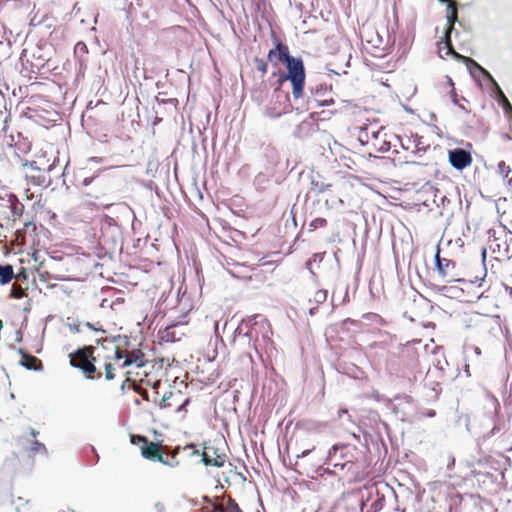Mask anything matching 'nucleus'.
I'll list each match as a JSON object with an SVG mask.
<instances>
[{"mask_svg":"<svg viewBox=\"0 0 512 512\" xmlns=\"http://www.w3.org/2000/svg\"><path fill=\"white\" fill-rule=\"evenodd\" d=\"M287 73L283 71L278 72V86L281 87L284 82L290 81L292 85V95L295 99L303 95L305 86V67L301 57H292L285 63Z\"/></svg>","mask_w":512,"mask_h":512,"instance_id":"f257e3e1","label":"nucleus"},{"mask_svg":"<svg viewBox=\"0 0 512 512\" xmlns=\"http://www.w3.org/2000/svg\"><path fill=\"white\" fill-rule=\"evenodd\" d=\"M96 348L92 345H85L69 354L70 365L79 369L88 379L98 380L102 373L97 371L94 352Z\"/></svg>","mask_w":512,"mask_h":512,"instance_id":"f03ea898","label":"nucleus"},{"mask_svg":"<svg viewBox=\"0 0 512 512\" xmlns=\"http://www.w3.org/2000/svg\"><path fill=\"white\" fill-rule=\"evenodd\" d=\"M445 54L453 57L459 62L464 63L467 66V69L473 79L478 81L480 75L483 76L488 82L494 79L492 74L487 69L482 67L476 60L456 52L453 46L449 47V42L446 43Z\"/></svg>","mask_w":512,"mask_h":512,"instance_id":"7ed1b4c3","label":"nucleus"},{"mask_svg":"<svg viewBox=\"0 0 512 512\" xmlns=\"http://www.w3.org/2000/svg\"><path fill=\"white\" fill-rule=\"evenodd\" d=\"M289 103V94L277 86L272 94L271 102L265 110V115L272 119L279 118L289 111Z\"/></svg>","mask_w":512,"mask_h":512,"instance_id":"20e7f679","label":"nucleus"},{"mask_svg":"<svg viewBox=\"0 0 512 512\" xmlns=\"http://www.w3.org/2000/svg\"><path fill=\"white\" fill-rule=\"evenodd\" d=\"M432 366L428 368L429 378L445 377L446 368L449 363L445 357L442 347H435L433 350Z\"/></svg>","mask_w":512,"mask_h":512,"instance_id":"39448f33","label":"nucleus"},{"mask_svg":"<svg viewBox=\"0 0 512 512\" xmlns=\"http://www.w3.org/2000/svg\"><path fill=\"white\" fill-rule=\"evenodd\" d=\"M448 159L451 166L459 171L469 166L472 162L470 152L463 148H454L449 150Z\"/></svg>","mask_w":512,"mask_h":512,"instance_id":"423d86ee","label":"nucleus"},{"mask_svg":"<svg viewBox=\"0 0 512 512\" xmlns=\"http://www.w3.org/2000/svg\"><path fill=\"white\" fill-rule=\"evenodd\" d=\"M274 44L275 47L268 52L267 58L276 67L279 63H287L293 56L290 54L286 44L279 40H275Z\"/></svg>","mask_w":512,"mask_h":512,"instance_id":"0eeeda50","label":"nucleus"},{"mask_svg":"<svg viewBox=\"0 0 512 512\" xmlns=\"http://www.w3.org/2000/svg\"><path fill=\"white\" fill-rule=\"evenodd\" d=\"M141 455L153 462H160L162 464H169V460L163 456L159 443L150 442L148 439L144 445H141Z\"/></svg>","mask_w":512,"mask_h":512,"instance_id":"6e6552de","label":"nucleus"},{"mask_svg":"<svg viewBox=\"0 0 512 512\" xmlns=\"http://www.w3.org/2000/svg\"><path fill=\"white\" fill-rule=\"evenodd\" d=\"M448 14L446 16L447 18V25L444 32V37L442 38V41L439 43V53H441L442 49L446 50V43L449 42V47L452 46L451 41V34L454 31V25L458 21V12H457V3L455 2L454 9H447ZM441 58H444L442 54H440Z\"/></svg>","mask_w":512,"mask_h":512,"instance_id":"1a4fd4ad","label":"nucleus"},{"mask_svg":"<svg viewBox=\"0 0 512 512\" xmlns=\"http://www.w3.org/2000/svg\"><path fill=\"white\" fill-rule=\"evenodd\" d=\"M225 458L226 456L219 454L215 447H205V450L201 453V462L205 466L223 467Z\"/></svg>","mask_w":512,"mask_h":512,"instance_id":"9d476101","label":"nucleus"},{"mask_svg":"<svg viewBox=\"0 0 512 512\" xmlns=\"http://www.w3.org/2000/svg\"><path fill=\"white\" fill-rule=\"evenodd\" d=\"M491 87V92L498 102V104L503 108L504 113L507 115L509 113H512V104L504 94L503 90L501 89L498 82L495 80V78L489 82Z\"/></svg>","mask_w":512,"mask_h":512,"instance_id":"9b49d317","label":"nucleus"},{"mask_svg":"<svg viewBox=\"0 0 512 512\" xmlns=\"http://www.w3.org/2000/svg\"><path fill=\"white\" fill-rule=\"evenodd\" d=\"M434 258H435V266H436L438 276L441 277L443 280L446 277L451 276L450 270L455 268V265H456L455 262L450 259L440 257V249L439 248L437 249Z\"/></svg>","mask_w":512,"mask_h":512,"instance_id":"f8f14e48","label":"nucleus"},{"mask_svg":"<svg viewBox=\"0 0 512 512\" xmlns=\"http://www.w3.org/2000/svg\"><path fill=\"white\" fill-rule=\"evenodd\" d=\"M19 354L22 355L20 364L27 370L39 371L42 369V362L33 355H28L23 349L18 350Z\"/></svg>","mask_w":512,"mask_h":512,"instance_id":"ddd939ff","label":"nucleus"},{"mask_svg":"<svg viewBox=\"0 0 512 512\" xmlns=\"http://www.w3.org/2000/svg\"><path fill=\"white\" fill-rule=\"evenodd\" d=\"M258 319H261L262 322H266L267 320L260 314H255L252 316H247L242 319L241 323L237 326L235 330L236 335H241L243 330L245 329H255L254 326L258 324Z\"/></svg>","mask_w":512,"mask_h":512,"instance_id":"4468645a","label":"nucleus"},{"mask_svg":"<svg viewBox=\"0 0 512 512\" xmlns=\"http://www.w3.org/2000/svg\"><path fill=\"white\" fill-rule=\"evenodd\" d=\"M444 380V377H431L429 378V370L426 373L425 379H424V385L425 387L429 388L433 395H431L432 398H436L440 391V384L441 381Z\"/></svg>","mask_w":512,"mask_h":512,"instance_id":"2eb2a0df","label":"nucleus"},{"mask_svg":"<svg viewBox=\"0 0 512 512\" xmlns=\"http://www.w3.org/2000/svg\"><path fill=\"white\" fill-rule=\"evenodd\" d=\"M433 289L440 293L441 295L450 297V298H456L459 297L463 290L457 286H448V285H435Z\"/></svg>","mask_w":512,"mask_h":512,"instance_id":"dca6fc26","label":"nucleus"},{"mask_svg":"<svg viewBox=\"0 0 512 512\" xmlns=\"http://www.w3.org/2000/svg\"><path fill=\"white\" fill-rule=\"evenodd\" d=\"M349 287L347 284H338L332 293V303H334L336 300H341L340 302L347 303L349 302V294H348Z\"/></svg>","mask_w":512,"mask_h":512,"instance_id":"f3484780","label":"nucleus"},{"mask_svg":"<svg viewBox=\"0 0 512 512\" xmlns=\"http://www.w3.org/2000/svg\"><path fill=\"white\" fill-rule=\"evenodd\" d=\"M310 184V190L314 192L316 195L324 193L327 189H329L332 186V184L322 181L321 176L319 174H317L316 176H311Z\"/></svg>","mask_w":512,"mask_h":512,"instance_id":"a211bd4d","label":"nucleus"},{"mask_svg":"<svg viewBox=\"0 0 512 512\" xmlns=\"http://www.w3.org/2000/svg\"><path fill=\"white\" fill-rule=\"evenodd\" d=\"M181 396H182L181 391H176V392L168 391V392L164 393L163 397L161 398V400L159 402V408L165 409V408L173 406V403H169V400H173L174 402H179Z\"/></svg>","mask_w":512,"mask_h":512,"instance_id":"6ab92c4d","label":"nucleus"},{"mask_svg":"<svg viewBox=\"0 0 512 512\" xmlns=\"http://www.w3.org/2000/svg\"><path fill=\"white\" fill-rule=\"evenodd\" d=\"M15 277L13 266L10 264L0 265V284L6 285Z\"/></svg>","mask_w":512,"mask_h":512,"instance_id":"aec40b11","label":"nucleus"},{"mask_svg":"<svg viewBox=\"0 0 512 512\" xmlns=\"http://www.w3.org/2000/svg\"><path fill=\"white\" fill-rule=\"evenodd\" d=\"M128 358L135 364L138 368H142L145 366L144 353L140 350H132L129 354H127Z\"/></svg>","mask_w":512,"mask_h":512,"instance_id":"412c9836","label":"nucleus"},{"mask_svg":"<svg viewBox=\"0 0 512 512\" xmlns=\"http://www.w3.org/2000/svg\"><path fill=\"white\" fill-rule=\"evenodd\" d=\"M27 289H28L27 286L22 287L20 285H17L16 283H14L11 288L10 296H11V298H14V299H22L27 295L26 294Z\"/></svg>","mask_w":512,"mask_h":512,"instance_id":"4be33fe9","label":"nucleus"},{"mask_svg":"<svg viewBox=\"0 0 512 512\" xmlns=\"http://www.w3.org/2000/svg\"><path fill=\"white\" fill-rule=\"evenodd\" d=\"M327 295V290L320 289L314 293L313 299H310L309 302H314L316 305L322 304L326 301Z\"/></svg>","mask_w":512,"mask_h":512,"instance_id":"5701e85b","label":"nucleus"},{"mask_svg":"<svg viewBox=\"0 0 512 512\" xmlns=\"http://www.w3.org/2000/svg\"><path fill=\"white\" fill-rule=\"evenodd\" d=\"M31 452L33 453H43V454H47V448L46 446L39 442L38 440H34L32 442V445H31Z\"/></svg>","mask_w":512,"mask_h":512,"instance_id":"b1692460","label":"nucleus"},{"mask_svg":"<svg viewBox=\"0 0 512 512\" xmlns=\"http://www.w3.org/2000/svg\"><path fill=\"white\" fill-rule=\"evenodd\" d=\"M174 326L166 327L165 330L162 332L161 338L165 341H171L174 342L176 340L175 334L172 331Z\"/></svg>","mask_w":512,"mask_h":512,"instance_id":"393cba45","label":"nucleus"},{"mask_svg":"<svg viewBox=\"0 0 512 512\" xmlns=\"http://www.w3.org/2000/svg\"><path fill=\"white\" fill-rule=\"evenodd\" d=\"M147 437L143 435H137V434H130V442L133 445L139 446L141 448V445H144L146 443Z\"/></svg>","mask_w":512,"mask_h":512,"instance_id":"a878e982","label":"nucleus"},{"mask_svg":"<svg viewBox=\"0 0 512 512\" xmlns=\"http://www.w3.org/2000/svg\"><path fill=\"white\" fill-rule=\"evenodd\" d=\"M104 368H105V378L106 380L108 381H111L115 378V368L114 366L111 364V363H105L104 365Z\"/></svg>","mask_w":512,"mask_h":512,"instance_id":"bb28decb","label":"nucleus"},{"mask_svg":"<svg viewBox=\"0 0 512 512\" xmlns=\"http://www.w3.org/2000/svg\"><path fill=\"white\" fill-rule=\"evenodd\" d=\"M28 278H29V275H28L27 270L25 268L21 267L20 270L18 271V273L15 274V277L13 279H15L16 281L27 282Z\"/></svg>","mask_w":512,"mask_h":512,"instance_id":"cd10ccee","label":"nucleus"},{"mask_svg":"<svg viewBox=\"0 0 512 512\" xmlns=\"http://www.w3.org/2000/svg\"><path fill=\"white\" fill-rule=\"evenodd\" d=\"M254 62L256 64V68H257L258 71L262 72V74H265L267 72V66L268 65H267L265 60L256 57L254 59Z\"/></svg>","mask_w":512,"mask_h":512,"instance_id":"c85d7f7f","label":"nucleus"},{"mask_svg":"<svg viewBox=\"0 0 512 512\" xmlns=\"http://www.w3.org/2000/svg\"><path fill=\"white\" fill-rule=\"evenodd\" d=\"M254 332H255V329H245V330H243L242 334L238 335V336L244 340H247V343L250 344L252 338L254 337V334L257 335V332L256 333H254Z\"/></svg>","mask_w":512,"mask_h":512,"instance_id":"c756f323","label":"nucleus"},{"mask_svg":"<svg viewBox=\"0 0 512 512\" xmlns=\"http://www.w3.org/2000/svg\"><path fill=\"white\" fill-rule=\"evenodd\" d=\"M111 342L112 343H117L119 346L120 344L122 345H128L129 344V339L127 336H122V335H117V336H113L111 338Z\"/></svg>","mask_w":512,"mask_h":512,"instance_id":"7c9ffc66","label":"nucleus"},{"mask_svg":"<svg viewBox=\"0 0 512 512\" xmlns=\"http://www.w3.org/2000/svg\"><path fill=\"white\" fill-rule=\"evenodd\" d=\"M498 171L501 175L504 177H507L509 173L511 172L510 167L505 164V162L501 161L498 164Z\"/></svg>","mask_w":512,"mask_h":512,"instance_id":"2f4dec72","label":"nucleus"},{"mask_svg":"<svg viewBox=\"0 0 512 512\" xmlns=\"http://www.w3.org/2000/svg\"><path fill=\"white\" fill-rule=\"evenodd\" d=\"M344 446H340V445H333L329 451H328V455H327V460H332V458L336 455V453L338 452V450L340 449H343Z\"/></svg>","mask_w":512,"mask_h":512,"instance_id":"473e14b6","label":"nucleus"},{"mask_svg":"<svg viewBox=\"0 0 512 512\" xmlns=\"http://www.w3.org/2000/svg\"><path fill=\"white\" fill-rule=\"evenodd\" d=\"M226 512H242L234 500H229Z\"/></svg>","mask_w":512,"mask_h":512,"instance_id":"72a5a7b5","label":"nucleus"},{"mask_svg":"<svg viewBox=\"0 0 512 512\" xmlns=\"http://www.w3.org/2000/svg\"><path fill=\"white\" fill-rule=\"evenodd\" d=\"M326 223H327L326 219H324V218H316V219H314L311 222L310 226L313 227V228L323 227V226L326 225Z\"/></svg>","mask_w":512,"mask_h":512,"instance_id":"f704fd0d","label":"nucleus"},{"mask_svg":"<svg viewBox=\"0 0 512 512\" xmlns=\"http://www.w3.org/2000/svg\"><path fill=\"white\" fill-rule=\"evenodd\" d=\"M127 356V354L122 351L119 346H116V350H115V359L116 360H121V359H124L125 357Z\"/></svg>","mask_w":512,"mask_h":512,"instance_id":"c9c22d12","label":"nucleus"},{"mask_svg":"<svg viewBox=\"0 0 512 512\" xmlns=\"http://www.w3.org/2000/svg\"><path fill=\"white\" fill-rule=\"evenodd\" d=\"M190 403V398H186L181 404L178 405L176 408V412L180 413L182 411H185L186 406Z\"/></svg>","mask_w":512,"mask_h":512,"instance_id":"e433bc0d","label":"nucleus"},{"mask_svg":"<svg viewBox=\"0 0 512 512\" xmlns=\"http://www.w3.org/2000/svg\"><path fill=\"white\" fill-rule=\"evenodd\" d=\"M68 327L74 333H79L80 332V323L68 324Z\"/></svg>","mask_w":512,"mask_h":512,"instance_id":"4c0bfd02","label":"nucleus"},{"mask_svg":"<svg viewBox=\"0 0 512 512\" xmlns=\"http://www.w3.org/2000/svg\"><path fill=\"white\" fill-rule=\"evenodd\" d=\"M440 3L445 4L447 9H454L455 2L452 0H438Z\"/></svg>","mask_w":512,"mask_h":512,"instance_id":"58836bf2","label":"nucleus"},{"mask_svg":"<svg viewBox=\"0 0 512 512\" xmlns=\"http://www.w3.org/2000/svg\"><path fill=\"white\" fill-rule=\"evenodd\" d=\"M25 167H29L32 170H40V168L37 166V163L35 161H30L24 164Z\"/></svg>","mask_w":512,"mask_h":512,"instance_id":"ea45409f","label":"nucleus"},{"mask_svg":"<svg viewBox=\"0 0 512 512\" xmlns=\"http://www.w3.org/2000/svg\"><path fill=\"white\" fill-rule=\"evenodd\" d=\"M124 359L125 360L121 365L122 368H126V367L133 365L132 361L130 360V358H128V356H126Z\"/></svg>","mask_w":512,"mask_h":512,"instance_id":"a19ab883","label":"nucleus"},{"mask_svg":"<svg viewBox=\"0 0 512 512\" xmlns=\"http://www.w3.org/2000/svg\"><path fill=\"white\" fill-rule=\"evenodd\" d=\"M85 326H86L87 328H89V329L94 330V331H101V332H105L103 329H98V328H96V327H95L92 323H90V322H86V323H85Z\"/></svg>","mask_w":512,"mask_h":512,"instance_id":"79ce46f5","label":"nucleus"},{"mask_svg":"<svg viewBox=\"0 0 512 512\" xmlns=\"http://www.w3.org/2000/svg\"><path fill=\"white\" fill-rule=\"evenodd\" d=\"M93 179H94V177H85V178L83 179L82 184H83L84 186H88V185H90V184L92 183Z\"/></svg>","mask_w":512,"mask_h":512,"instance_id":"37998d69","label":"nucleus"},{"mask_svg":"<svg viewBox=\"0 0 512 512\" xmlns=\"http://www.w3.org/2000/svg\"><path fill=\"white\" fill-rule=\"evenodd\" d=\"M451 100L452 102L457 105L458 104V98H457V94L454 90L451 91Z\"/></svg>","mask_w":512,"mask_h":512,"instance_id":"c03bdc74","label":"nucleus"},{"mask_svg":"<svg viewBox=\"0 0 512 512\" xmlns=\"http://www.w3.org/2000/svg\"><path fill=\"white\" fill-rule=\"evenodd\" d=\"M314 450L313 449H310V450H305L303 451L301 454L297 455L298 458H303V457H306L309 453H311L312 451Z\"/></svg>","mask_w":512,"mask_h":512,"instance_id":"a18cd8bd","label":"nucleus"},{"mask_svg":"<svg viewBox=\"0 0 512 512\" xmlns=\"http://www.w3.org/2000/svg\"><path fill=\"white\" fill-rule=\"evenodd\" d=\"M447 282H458V283H463V282H465V279H463V278H453V277H452L451 279L447 280Z\"/></svg>","mask_w":512,"mask_h":512,"instance_id":"49530a36","label":"nucleus"},{"mask_svg":"<svg viewBox=\"0 0 512 512\" xmlns=\"http://www.w3.org/2000/svg\"><path fill=\"white\" fill-rule=\"evenodd\" d=\"M334 103V101L331 99V100H324L323 102L321 103H318L319 106H328L330 104Z\"/></svg>","mask_w":512,"mask_h":512,"instance_id":"de8ad7c7","label":"nucleus"},{"mask_svg":"<svg viewBox=\"0 0 512 512\" xmlns=\"http://www.w3.org/2000/svg\"><path fill=\"white\" fill-rule=\"evenodd\" d=\"M29 434L33 437V438H36L37 435L39 434L38 431H36L34 428H30L29 430Z\"/></svg>","mask_w":512,"mask_h":512,"instance_id":"09e8293b","label":"nucleus"},{"mask_svg":"<svg viewBox=\"0 0 512 512\" xmlns=\"http://www.w3.org/2000/svg\"><path fill=\"white\" fill-rule=\"evenodd\" d=\"M173 461H169V464H166L167 466H170V467H174L176 465H178V461L176 460L175 457H172Z\"/></svg>","mask_w":512,"mask_h":512,"instance_id":"8fccbe9b","label":"nucleus"},{"mask_svg":"<svg viewBox=\"0 0 512 512\" xmlns=\"http://www.w3.org/2000/svg\"><path fill=\"white\" fill-rule=\"evenodd\" d=\"M79 48H80V49H82V50H84V51H86V50H87L86 45H85L84 43H81V42H79V43L76 45V50H77V49H79Z\"/></svg>","mask_w":512,"mask_h":512,"instance_id":"3c124183","label":"nucleus"},{"mask_svg":"<svg viewBox=\"0 0 512 512\" xmlns=\"http://www.w3.org/2000/svg\"><path fill=\"white\" fill-rule=\"evenodd\" d=\"M500 431V428L499 426L495 425L492 430H491V435H495L496 433H498Z\"/></svg>","mask_w":512,"mask_h":512,"instance_id":"603ef678","label":"nucleus"},{"mask_svg":"<svg viewBox=\"0 0 512 512\" xmlns=\"http://www.w3.org/2000/svg\"><path fill=\"white\" fill-rule=\"evenodd\" d=\"M323 90H325V88H324L322 85L317 86V87L315 88V93H316V94H320V93H322V91H323Z\"/></svg>","mask_w":512,"mask_h":512,"instance_id":"864d4df0","label":"nucleus"},{"mask_svg":"<svg viewBox=\"0 0 512 512\" xmlns=\"http://www.w3.org/2000/svg\"><path fill=\"white\" fill-rule=\"evenodd\" d=\"M155 507L158 512L163 511V505L160 502L156 503Z\"/></svg>","mask_w":512,"mask_h":512,"instance_id":"5fc2aeb1","label":"nucleus"},{"mask_svg":"<svg viewBox=\"0 0 512 512\" xmlns=\"http://www.w3.org/2000/svg\"><path fill=\"white\" fill-rule=\"evenodd\" d=\"M103 159L98 157H91L89 158V162H101Z\"/></svg>","mask_w":512,"mask_h":512,"instance_id":"6e6d98bb","label":"nucleus"},{"mask_svg":"<svg viewBox=\"0 0 512 512\" xmlns=\"http://www.w3.org/2000/svg\"><path fill=\"white\" fill-rule=\"evenodd\" d=\"M316 310H317V306L316 307H310L309 314L310 315H314L316 313Z\"/></svg>","mask_w":512,"mask_h":512,"instance_id":"4d7b16f0","label":"nucleus"},{"mask_svg":"<svg viewBox=\"0 0 512 512\" xmlns=\"http://www.w3.org/2000/svg\"><path fill=\"white\" fill-rule=\"evenodd\" d=\"M306 266L307 268L310 270L311 273H313L312 269H311V259H309L307 262H306Z\"/></svg>","mask_w":512,"mask_h":512,"instance_id":"13d9d810","label":"nucleus"},{"mask_svg":"<svg viewBox=\"0 0 512 512\" xmlns=\"http://www.w3.org/2000/svg\"><path fill=\"white\" fill-rule=\"evenodd\" d=\"M346 413H347V410H344V409H343V410H340V411H339V416L341 417V415H344V414H346Z\"/></svg>","mask_w":512,"mask_h":512,"instance_id":"bf43d9fd","label":"nucleus"},{"mask_svg":"<svg viewBox=\"0 0 512 512\" xmlns=\"http://www.w3.org/2000/svg\"><path fill=\"white\" fill-rule=\"evenodd\" d=\"M346 413H347V410H344V409H343V410H340V411H339V416L341 417V415H344V414H346Z\"/></svg>","mask_w":512,"mask_h":512,"instance_id":"052dcab7","label":"nucleus"},{"mask_svg":"<svg viewBox=\"0 0 512 512\" xmlns=\"http://www.w3.org/2000/svg\"><path fill=\"white\" fill-rule=\"evenodd\" d=\"M457 106H458L460 109H462V110H464V111L468 112L462 104H459V103H458V104H457Z\"/></svg>","mask_w":512,"mask_h":512,"instance_id":"680f3d73","label":"nucleus"},{"mask_svg":"<svg viewBox=\"0 0 512 512\" xmlns=\"http://www.w3.org/2000/svg\"><path fill=\"white\" fill-rule=\"evenodd\" d=\"M345 465H346V464H337V463H336V464H334V467L340 466V467H341V469H344Z\"/></svg>","mask_w":512,"mask_h":512,"instance_id":"e2e57ef3","label":"nucleus"},{"mask_svg":"<svg viewBox=\"0 0 512 512\" xmlns=\"http://www.w3.org/2000/svg\"><path fill=\"white\" fill-rule=\"evenodd\" d=\"M192 454H193V455H201V453L199 452V450H196V449L193 451V453H192Z\"/></svg>","mask_w":512,"mask_h":512,"instance_id":"0e129e2a","label":"nucleus"},{"mask_svg":"<svg viewBox=\"0 0 512 512\" xmlns=\"http://www.w3.org/2000/svg\"><path fill=\"white\" fill-rule=\"evenodd\" d=\"M378 135H379V131L374 132L372 136H373V138H377V137H378Z\"/></svg>","mask_w":512,"mask_h":512,"instance_id":"69168bd1","label":"nucleus"},{"mask_svg":"<svg viewBox=\"0 0 512 512\" xmlns=\"http://www.w3.org/2000/svg\"><path fill=\"white\" fill-rule=\"evenodd\" d=\"M329 71H330V72H333V73H335L336 75H340V73H339V72H337V71H334V70H332V69H329Z\"/></svg>","mask_w":512,"mask_h":512,"instance_id":"338daca9","label":"nucleus"},{"mask_svg":"<svg viewBox=\"0 0 512 512\" xmlns=\"http://www.w3.org/2000/svg\"><path fill=\"white\" fill-rule=\"evenodd\" d=\"M448 84H450V85H452V86L454 85V83H453V81H452V79H451V78H449Z\"/></svg>","mask_w":512,"mask_h":512,"instance_id":"774afa93","label":"nucleus"}]
</instances>
